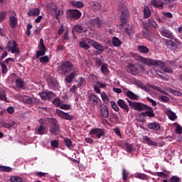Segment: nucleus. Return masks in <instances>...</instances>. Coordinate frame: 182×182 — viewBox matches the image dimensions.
<instances>
[{
    "instance_id": "nucleus-28",
    "label": "nucleus",
    "mask_w": 182,
    "mask_h": 182,
    "mask_svg": "<svg viewBox=\"0 0 182 182\" xmlns=\"http://www.w3.org/2000/svg\"><path fill=\"white\" fill-rule=\"evenodd\" d=\"M20 101L24 103L31 104V97H27V95H19Z\"/></svg>"
},
{
    "instance_id": "nucleus-59",
    "label": "nucleus",
    "mask_w": 182,
    "mask_h": 182,
    "mask_svg": "<svg viewBox=\"0 0 182 182\" xmlns=\"http://www.w3.org/2000/svg\"><path fill=\"white\" fill-rule=\"evenodd\" d=\"M50 145L53 147V149H57L58 146V141L57 140L52 141L50 142Z\"/></svg>"
},
{
    "instance_id": "nucleus-27",
    "label": "nucleus",
    "mask_w": 182,
    "mask_h": 182,
    "mask_svg": "<svg viewBox=\"0 0 182 182\" xmlns=\"http://www.w3.org/2000/svg\"><path fill=\"white\" fill-rule=\"evenodd\" d=\"M143 139L146 141L147 144L156 146L158 145L157 142H154L147 136H144Z\"/></svg>"
},
{
    "instance_id": "nucleus-45",
    "label": "nucleus",
    "mask_w": 182,
    "mask_h": 182,
    "mask_svg": "<svg viewBox=\"0 0 182 182\" xmlns=\"http://www.w3.org/2000/svg\"><path fill=\"white\" fill-rule=\"evenodd\" d=\"M71 4L73 6H75L76 8H82L83 7L84 4L80 2V1H72L71 2Z\"/></svg>"
},
{
    "instance_id": "nucleus-31",
    "label": "nucleus",
    "mask_w": 182,
    "mask_h": 182,
    "mask_svg": "<svg viewBox=\"0 0 182 182\" xmlns=\"http://www.w3.org/2000/svg\"><path fill=\"white\" fill-rule=\"evenodd\" d=\"M138 50L140 53L147 54L149 53V48L144 46H139L138 47Z\"/></svg>"
},
{
    "instance_id": "nucleus-40",
    "label": "nucleus",
    "mask_w": 182,
    "mask_h": 182,
    "mask_svg": "<svg viewBox=\"0 0 182 182\" xmlns=\"http://www.w3.org/2000/svg\"><path fill=\"white\" fill-rule=\"evenodd\" d=\"M47 81L50 86L53 87V86H55L57 84L56 80L52 76L48 77V78L47 79Z\"/></svg>"
},
{
    "instance_id": "nucleus-18",
    "label": "nucleus",
    "mask_w": 182,
    "mask_h": 182,
    "mask_svg": "<svg viewBox=\"0 0 182 182\" xmlns=\"http://www.w3.org/2000/svg\"><path fill=\"white\" fill-rule=\"evenodd\" d=\"M161 34L163 36L168 38V39H173V34L166 28L162 27L160 31Z\"/></svg>"
},
{
    "instance_id": "nucleus-57",
    "label": "nucleus",
    "mask_w": 182,
    "mask_h": 182,
    "mask_svg": "<svg viewBox=\"0 0 182 182\" xmlns=\"http://www.w3.org/2000/svg\"><path fill=\"white\" fill-rule=\"evenodd\" d=\"M89 79L92 83H95L97 81V77L94 74H91Z\"/></svg>"
},
{
    "instance_id": "nucleus-14",
    "label": "nucleus",
    "mask_w": 182,
    "mask_h": 182,
    "mask_svg": "<svg viewBox=\"0 0 182 182\" xmlns=\"http://www.w3.org/2000/svg\"><path fill=\"white\" fill-rule=\"evenodd\" d=\"M9 61L14 62V59L9 58L4 60V62L0 63L1 71L3 74H6L8 72V68L5 64H9Z\"/></svg>"
},
{
    "instance_id": "nucleus-53",
    "label": "nucleus",
    "mask_w": 182,
    "mask_h": 182,
    "mask_svg": "<svg viewBox=\"0 0 182 182\" xmlns=\"http://www.w3.org/2000/svg\"><path fill=\"white\" fill-rule=\"evenodd\" d=\"M111 104V107L112 108L113 110L118 112L119 111V107H118V105L116 104V102H114V101H111L110 102Z\"/></svg>"
},
{
    "instance_id": "nucleus-7",
    "label": "nucleus",
    "mask_w": 182,
    "mask_h": 182,
    "mask_svg": "<svg viewBox=\"0 0 182 182\" xmlns=\"http://www.w3.org/2000/svg\"><path fill=\"white\" fill-rule=\"evenodd\" d=\"M121 6L122 7V10H121V21L124 23L129 20V14L127 8L124 4H122Z\"/></svg>"
},
{
    "instance_id": "nucleus-56",
    "label": "nucleus",
    "mask_w": 182,
    "mask_h": 182,
    "mask_svg": "<svg viewBox=\"0 0 182 182\" xmlns=\"http://www.w3.org/2000/svg\"><path fill=\"white\" fill-rule=\"evenodd\" d=\"M53 105L56 107H60L62 102L59 98H55L54 101L53 102Z\"/></svg>"
},
{
    "instance_id": "nucleus-43",
    "label": "nucleus",
    "mask_w": 182,
    "mask_h": 182,
    "mask_svg": "<svg viewBox=\"0 0 182 182\" xmlns=\"http://www.w3.org/2000/svg\"><path fill=\"white\" fill-rule=\"evenodd\" d=\"M144 14L145 18H149L151 16V13L150 12V9L149 7H145L144 9Z\"/></svg>"
},
{
    "instance_id": "nucleus-24",
    "label": "nucleus",
    "mask_w": 182,
    "mask_h": 182,
    "mask_svg": "<svg viewBox=\"0 0 182 182\" xmlns=\"http://www.w3.org/2000/svg\"><path fill=\"white\" fill-rule=\"evenodd\" d=\"M112 43L113 46H115L116 48H119V46H121V45L122 44L121 40L117 37H113L112 39Z\"/></svg>"
},
{
    "instance_id": "nucleus-63",
    "label": "nucleus",
    "mask_w": 182,
    "mask_h": 182,
    "mask_svg": "<svg viewBox=\"0 0 182 182\" xmlns=\"http://www.w3.org/2000/svg\"><path fill=\"white\" fill-rule=\"evenodd\" d=\"M171 182H180V178L178 176H173L171 178Z\"/></svg>"
},
{
    "instance_id": "nucleus-38",
    "label": "nucleus",
    "mask_w": 182,
    "mask_h": 182,
    "mask_svg": "<svg viewBox=\"0 0 182 182\" xmlns=\"http://www.w3.org/2000/svg\"><path fill=\"white\" fill-rule=\"evenodd\" d=\"M91 8L95 11H97L101 9V6H100V4L97 2H92L91 4Z\"/></svg>"
},
{
    "instance_id": "nucleus-60",
    "label": "nucleus",
    "mask_w": 182,
    "mask_h": 182,
    "mask_svg": "<svg viewBox=\"0 0 182 182\" xmlns=\"http://www.w3.org/2000/svg\"><path fill=\"white\" fill-rule=\"evenodd\" d=\"M65 144L66 146L70 148L73 146V144H72V141L69 139H65Z\"/></svg>"
},
{
    "instance_id": "nucleus-42",
    "label": "nucleus",
    "mask_w": 182,
    "mask_h": 182,
    "mask_svg": "<svg viewBox=\"0 0 182 182\" xmlns=\"http://www.w3.org/2000/svg\"><path fill=\"white\" fill-rule=\"evenodd\" d=\"M101 98L102 99V102L105 104L109 103V98H108L106 92H101Z\"/></svg>"
},
{
    "instance_id": "nucleus-52",
    "label": "nucleus",
    "mask_w": 182,
    "mask_h": 182,
    "mask_svg": "<svg viewBox=\"0 0 182 182\" xmlns=\"http://www.w3.org/2000/svg\"><path fill=\"white\" fill-rule=\"evenodd\" d=\"M168 91H169L171 93H172L173 95H174L176 96L181 95V92H180V91H178V90H172L171 88H168Z\"/></svg>"
},
{
    "instance_id": "nucleus-54",
    "label": "nucleus",
    "mask_w": 182,
    "mask_h": 182,
    "mask_svg": "<svg viewBox=\"0 0 182 182\" xmlns=\"http://www.w3.org/2000/svg\"><path fill=\"white\" fill-rule=\"evenodd\" d=\"M39 60L42 64L48 63L49 62V58L48 56H43L40 58Z\"/></svg>"
},
{
    "instance_id": "nucleus-11",
    "label": "nucleus",
    "mask_w": 182,
    "mask_h": 182,
    "mask_svg": "<svg viewBox=\"0 0 182 182\" xmlns=\"http://www.w3.org/2000/svg\"><path fill=\"white\" fill-rule=\"evenodd\" d=\"M82 14L78 10H70L67 12V16L69 18H80Z\"/></svg>"
},
{
    "instance_id": "nucleus-23",
    "label": "nucleus",
    "mask_w": 182,
    "mask_h": 182,
    "mask_svg": "<svg viewBox=\"0 0 182 182\" xmlns=\"http://www.w3.org/2000/svg\"><path fill=\"white\" fill-rule=\"evenodd\" d=\"M151 4L155 8H161L164 6V4H162L161 0H151Z\"/></svg>"
},
{
    "instance_id": "nucleus-46",
    "label": "nucleus",
    "mask_w": 182,
    "mask_h": 182,
    "mask_svg": "<svg viewBox=\"0 0 182 182\" xmlns=\"http://www.w3.org/2000/svg\"><path fill=\"white\" fill-rule=\"evenodd\" d=\"M125 32L129 35H132L133 33H134V28L132 26H129L127 28H125Z\"/></svg>"
},
{
    "instance_id": "nucleus-10",
    "label": "nucleus",
    "mask_w": 182,
    "mask_h": 182,
    "mask_svg": "<svg viewBox=\"0 0 182 182\" xmlns=\"http://www.w3.org/2000/svg\"><path fill=\"white\" fill-rule=\"evenodd\" d=\"M38 95L41 97V98L43 100H49L54 97V94L51 92V91H48V90L41 91V92L38 93Z\"/></svg>"
},
{
    "instance_id": "nucleus-30",
    "label": "nucleus",
    "mask_w": 182,
    "mask_h": 182,
    "mask_svg": "<svg viewBox=\"0 0 182 182\" xmlns=\"http://www.w3.org/2000/svg\"><path fill=\"white\" fill-rule=\"evenodd\" d=\"M166 45L172 50H175L177 48L176 44L174 42L171 41V40L166 41Z\"/></svg>"
},
{
    "instance_id": "nucleus-48",
    "label": "nucleus",
    "mask_w": 182,
    "mask_h": 182,
    "mask_svg": "<svg viewBox=\"0 0 182 182\" xmlns=\"http://www.w3.org/2000/svg\"><path fill=\"white\" fill-rule=\"evenodd\" d=\"M45 127L40 126L36 130V134H45Z\"/></svg>"
},
{
    "instance_id": "nucleus-49",
    "label": "nucleus",
    "mask_w": 182,
    "mask_h": 182,
    "mask_svg": "<svg viewBox=\"0 0 182 182\" xmlns=\"http://www.w3.org/2000/svg\"><path fill=\"white\" fill-rule=\"evenodd\" d=\"M1 125L5 127V128H7V129H9L11 127H12L13 126L15 125V123L14 122H9V123H6V122H2L1 123Z\"/></svg>"
},
{
    "instance_id": "nucleus-16",
    "label": "nucleus",
    "mask_w": 182,
    "mask_h": 182,
    "mask_svg": "<svg viewBox=\"0 0 182 182\" xmlns=\"http://www.w3.org/2000/svg\"><path fill=\"white\" fill-rule=\"evenodd\" d=\"M89 99L92 105L95 106L100 105L102 102L99 97H97V95H95V94H91L90 95H89Z\"/></svg>"
},
{
    "instance_id": "nucleus-5",
    "label": "nucleus",
    "mask_w": 182,
    "mask_h": 182,
    "mask_svg": "<svg viewBox=\"0 0 182 182\" xmlns=\"http://www.w3.org/2000/svg\"><path fill=\"white\" fill-rule=\"evenodd\" d=\"M48 122L51 124L50 132L53 134H58L59 133V127L57 124V121L55 119H49Z\"/></svg>"
},
{
    "instance_id": "nucleus-25",
    "label": "nucleus",
    "mask_w": 182,
    "mask_h": 182,
    "mask_svg": "<svg viewBox=\"0 0 182 182\" xmlns=\"http://www.w3.org/2000/svg\"><path fill=\"white\" fill-rule=\"evenodd\" d=\"M87 29L84 28L82 26H80V25H76L73 30V33H74V32H77V33H82V32H86Z\"/></svg>"
},
{
    "instance_id": "nucleus-3",
    "label": "nucleus",
    "mask_w": 182,
    "mask_h": 182,
    "mask_svg": "<svg viewBox=\"0 0 182 182\" xmlns=\"http://www.w3.org/2000/svg\"><path fill=\"white\" fill-rule=\"evenodd\" d=\"M48 11L53 16H56L57 18L58 16L63 14V11L62 9H58L55 4H50L48 6Z\"/></svg>"
},
{
    "instance_id": "nucleus-37",
    "label": "nucleus",
    "mask_w": 182,
    "mask_h": 182,
    "mask_svg": "<svg viewBox=\"0 0 182 182\" xmlns=\"http://www.w3.org/2000/svg\"><path fill=\"white\" fill-rule=\"evenodd\" d=\"M149 87L151 88H152L153 90L157 91V92H159L160 93H162L164 95H167L165 90H162L161 87H159L158 86L149 85Z\"/></svg>"
},
{
    "instance_id": "nucleus-17",
    "label": "nucleus",
    "mask_w": 182,
    "mask_h": 182,
    "mask_svg": "<svg viewBox=\"0 0 182 182\" xmlns=\"http://www.w3.org/2000/svg\"><path fill=\"white\" fill-rule=\"evenodd\" d=\"M100 112L104 118H108L109 116V109L105 105L100 106Z\"/></svg>"
},
{
    "instance_id": "nucleus-19",
    "label": "nucleus",
    "mask_w": 182,
    "mask_h": 182,
    "mask_svg": "<svg viewBox=\"0 0 182 182\" xmlns=\"http://www.w3.org/2000/svg\"><path fill=\"white\" fill-rule=\"evenodd\" d=\"M77 72L78 70L75 69L74 72H72L70 75H68L65 79V82L68 83H71L75 77L77 76Z\"/></svg>"
},
{
    "instance_id": "nucleus-22",
    "label": "nucleus",
    "mask_w": 182,
    "mask_h": 182,
    "mask_svg": "<svg viewBox=\"0 0 182 182\" xmlns=\"http://www.w3.org/2000/svg\"><path fill=\"white\" fill-rule=\"evenodd\" d=\"M145 110H148L145 113H144V115L145 117H154L156 116V114H154V112L153 111V109H151V107L148 106V108H145Z\"/></svg>"
},
{
    "instance_id": "nucleus-4",
    "label": "nucleus",
    "mask_w": 182,
    "mask_h": 182,
    "mask_svg": "<svg viewBox=\"0 0 182 182\" xmlns=\"http://www.w3.org/2000/svg\"><path fill=\"white\" fill-rule=\"evenodd\" d=\"M129 105L131 109L137 111H144L146 108H149V106H146L141 102H134L133 101H129Z\"/></svg>"
},
{
    "instance_id": "nucleus-13",
    "label": "nucleus",
    "mask_w": 182,
    "mask_h": 182,
    "mask_svg": "<svg viewBox=\"0 0 182 182\" xmlns=\"http://www.w3.org/2000/svg\"><path fill=\"white\" fill-rule=\"evenodd\" d=\"M16 16V12L11 11V16L9 17V24L11 28H16L18 25V19Z\"/></svg>"
},
{
    "instance_id": "nucleus-58",
    "label": "nucleus",
    "mask_w": 182,
    "mask_h": 182,
    "mask_svg": "<svg viewBox=\"0 0 182 182\" xmlns=\"http://www.w3.org/2000/svg\"><path fill=\"white\" fill-rule=\"evenodd\" d=\"M11 171V168L8 166H1L0 167V171L3 172H10Z\"/></svg>"
},
{
    "instance_id": "nucleus-35",
    "label": "nucleus",
    "mask_w": 182,
    "mask_h": 182,
    "mask_svg": "<svg viewBox=\"0 0 182 182\" xmlns=\"http://www.w3.org/2000/svg\"><path fill=\"white\" fill-rule=\"evenodd\" d=\"M87 39L89 38H87L86 41H81L80 43V46L81 48H82L83 49L85 50H89L90 49V46L87 44Z\"/></svg>"
},
{
    "instance_id": "nucleus-6",
    "label": "nucleus",
    "mask_w": 182,
    "mask_h": 182,
    "mask_svg": "<svg viewBox=\"0 0 182 182\" xmlns=\"http://www.w3.org/2000/svg\"><path fill=\"white\" fill-rule=\"evenodd\" d=\"M38 48L40 50L36 52V58H39L41 56L45 55L46 53V48H45V45L43 44V39L40 40V43L38 44Z\"/></svg>"
},
{
    "instance_id": "nucleus-20",
    "label": "nucleus",
    "mask_w": 182,
    "mask_h": 182,
    "mask_svg": "<svg viewBox=\"0 0 182 182\" xmlns=\"http://www.w3.org/2000/svg\"><path fill=\"white\" fill-rule=\"evenodd\" d=\"M56 114L62 119H65L67 120L72 119V117H70L68 113H65L60 109H56Z\"/></svg>"
},
{
    "instance_id": "nucleus-9",
    "label": "nucleus",
    "mask_w": 182,
    "mask_h": 182,
    "mask_svg": "<svg viewBox=\"0 0 182 182\" xmlns=\"http://www.w3.org/2000/svg\"><path fill=\"white\" fill-rule=\"evenodd\" d=\"M90 134L92 137H96L97 139H100L102 136L105 135V132L102 129H92Z\"/></svg>"
},
{
    "instance_id": "nucleus-2",
    "label": "nucleus",
    "mask_w": 182,
    "mask_h": 182,
    "mask_svg": "<svg viewBox=\"0 0 182 182\" xmlns=\"http://www.w3.org/2000/svg\"><path fill=\"white\" fill-rule=\"evenodd\" d=\"M6 49L9 52H11L12 54L18 55L20 53V50L17 46V43L14 40H11L7 43Z\"/></svg>"
},
{
    "instance_id": "nucleus-50",
    "label": "nucleus",
    "mask_w": 182,
    "mask_h": 182,
    "mask_svg": "<svg viewBox=\"0 0 182 182\" xmlns=\"http://www.w3.org/2000/svg\"><path fill=\"white\" fill-rule=\"evenodd\" d=\"M159 100L164 103H167L169 102L168 97H166V95H160L159 97Z\"/></svg>"
},
{
    "instance_id": "nucleus-33",
    "label": "nucleus",
    "mask_w": 182,
    "mask_h": 182,
    "mask_svg": "<svg viewBox=\"0 0 182 182\" xmlns=\"http://www.w3.org/2000/svg\"><path fill=\"white\" fill-rule=\"evenodd\" d=\"M90 23L92 26L97 25V26H98V27H101L102 26V21L98 18H97L95 19H92L90 21Z\"/></svg>"
},
{
    "instance_id": "nucleus-1",
    "label": "nucleus",
    "mask_w": 182,
    "mask_h": 182,
    "mask_svg": "<svg viewBox=\"0 0 182 182\" xmlns=\"http://www.w3.org/2000/svg\"><path fill=\"white\" fill-rule=\"evenodd\" d=\"M135 60L141 62L142 64H144L146 65L154 66L161 70L164 69L166 67L165 62L161 60L150 59L148 58L141 57L140 55L136 56Z\"/></svg>"
},
{
    "instance_id": "nucleus-21",
    "label": "nucleus",
    "mask_w": 182,
    "mask_h": 182,
    "mask_svg": "<svg viewBox=\"0 0 182 182\" xmlns=\"http://www.w3.org/2000/svg\"><path fill=\"white\" fill-rule=\"evenodd\" d=\"M118 106L125 110L127 112H129V108L127 104H126L125 101L124 100H118L117 101Z\"/></svg>"
},
{
    "instance_id": "nucleus-15",
    "label": "nucleus",
    "mask_w": 182,
    "mask_h": 182,
    "mask_svg": "<svg viewBox=\"0 0 182 182\" xmlns=\"http://www.w3.org/2000/svg\"><path fill=\"white\" fill-rule=\"evenodd\" d=\"M139 68H140L142 70H144L145 68L143 66H139V65H131L129 67V70L131 71V74L133 75H136L138 73H140V70H139Z\"/></svg>"
},
{
    "instance_id": "nucleus-34",
    "label": "nucleus",
    "mask_w": 182,
    "mask_h": 182,
    "mask_svg": "<svg viewBox=\"0 0 182 182\" xmlns=\"http://www.w3.org/2000/svg\"><path fill=\"white\" fill-rule=\"evenodd\" d=\"M126 95L131 100L138 99V97L136 95V94H134V92H132L131 90L127 91Z\"/></svg>"
},
{
    "instance_id": "nucleus-29",
    "label": "nucleus",
    "mask_w": 182,
    "mask_h": 182,
    "mask_svg": "<svg viewBox=\"0 0 182 182\" xmlns=\"http://www.w3.org/2000/svg\"><path fill=\"white\" fill-rule=\"evenodd\" d=\"M134 177L136 178H139V179H141V180L147 179V176L145 173H140V172L135 173H134Z\"/></svg>"
},
{
    "instance_id": "nucleus-62",
    "label": "nucleus",
    "mask_w": 182,
    "mask_h": 182,
    "mask_svg": "<svg viewBox=\"0 0 182 182\" xmlns=\"http://www.w3.org/2000/svg\"><path fill=\"white\" fill-rule=\"evenodd\" d=\"M60 108L65 110H68L70 109V105H62L60 106Z\"/></svg>"
},
{
    "instance_id": "nucleus-32",
    "label": "nucleus",
    "mask_w": 182,
    "mask_h": 182,
    "mask_svg": "<svg viewBox=\"0 0 182 182\" xmlns=\"http://www.w3.org/2000/svg\"><path fill=\"white\" fill-rule=\"evenodd\" d=\"M166 114L168 115V118L172 121L175 120L177 118L176 114L170 110H166Z\"/></svg>"
},
{
    "instance_id": "nucleus-55",
    "label": "nucleus",
    "mask_w": 182,
    "mask_h": 182,
    "mask_svg": "<svg viewBox=\"0 0 182 182\" xmlns=\"http://www.w3.org/2000/svg\"><path fill=\"white\" fill-rule=\"evenodd\" d=\"M39 100L38 98H36L35 97H31L30 99V104L29 105H34V104H38Z\"/></svg>"
},
{
    "instance_id": "nucleus-61",
    "label": "nucleus",
    "mask_w": 182,
    "mask_h": 182,
    "mask_svg": "<svg viewBox=\"0 0 182 182\" xmlns=\"http://www.w3.org/2000/svg\"><path fill=\"white\" fill-rule=\"evenodd\" d=\"M176 132L178 134H182V127H181L179 124H177L176 128Z\"/></svg>"
},
{
    "instance_id": "nucleus-26",
    "label": "nucleus",
    "mask_w": 182,
    "mask_h": 182,
    "mask_svg": "<svg viewBox=\"0 0 182 182\" xmlns=\"http://www.w3.org/2000/svg\"><path fill=\"white\" fill-rule=\"evenodd\" d=\"M40 13L41 11L39 10V9H32L28 11V15L29 16H39Z\"/></svg>"
},
{
    "instance_id": "nucleus-41",
    "label": "nucleus",
    "mask_w": 182,
    "mask_h": 182,
    "mask_svg": "<svg viewBox=\"0 0 182 182\" xmlns=\"http://www.w3.org/2000/svg\"><path fill=\"white\" fill-rule=\"evenodd\" d=\"M15 83L18 88L24 87V85H25L24 82L21 79H16Z\"/></svg>"
},
{
    "instance_id": "nucleus-51",
    "label": "nucleus",
    "mask_w": 182,
    "mask_h": 182,
    "mask_svg": "<svg viewBox=\"0 0 182 182\" xmlns=\"http://www.w3.org/2000/svg\"><path fill=\"white\" fill-rule=\"evenodd\" d=\"M11 182H22V178L19 176H11L10 178Z\"/></svg>"
},
{
    "instance_id": "nucleus-39",
    "label": "nucleus",
    "mask_w": 182,
    "mask_h": 182,
    "mask_svg": "<svg viewBox=\"0 0 182 182\" xmlns=\"http://www.w3.org/2000/svg\"><path fill=\"white\" fill-rule=\"evenodd\" d=\"M148 127L150 129H154V130H156V131H158L160 129V126L156 122L149 124L148 125Z\"/></svg>"
},
{
    "instance_id": "nucleus-12",
    "label": "nucleus",
    "mask_w": 182,
    "mask_h": 182,
    "mask_svg": "<svg viewBox=\"0 0 182 182\" xmlns=\"http://www.w3.org/2000/svg\"><path fill=\"white\" fill-rule=\"evenodd\" d=\"M73 69V64L69 62V61H66L65 63H63L61 65V70L63 71V73H67L70 72Z\"/></svg>"
},
{
    "instance_id": "nucleus-64",
    "label": "nucleus",
    "mask_w": 182,
    "mask_h": 182,
    "mask_svg": "<svg viewBox=\"0 0 182 182\" xmlns=\"http://www.w3.org/2000/svg\"><path fill=\"white\" fill-rule=\"evenodd\" d=\"M176 31L182 39V26H180L178 29H176Z\"/></svg>"
},
{
    "instance_id": "nucleus-47",
    "label": "nucleus",
    "mask_w": 182,
    "mask_h": 182,
    "mask_svg": "<svg viewBox=\"0 0 182 182\" xmlns=\"http://www.w3.org/2000/svg\"><path fill=\"white\" fill-rule=\"evenodd\" d=\"M101 73L103 74H107L109 73L107 64H102V65H101Z\"/></svg>"
},
{
    "instance_id": "nucleus-8",
    "label": "nucleus",
    "mask_w": 182,
    "mask_h": 182,
    "mask_svg": "<svg viewBox=\"0 0 182 182\" xmlns=\"http://www.w3.org/2000/svg\"><path fill=\"white\" fill-rule=\"evenodd\" d=\"M87 42L92 46V48H94L95 50L100 51V52H103L105 50V47L102 46L101 44H100L99 43L91 40V39H87Z\"/></svg>"
},
{
    "instance_id": "nucleus-36",
    "label": "nucleus",
    "mask_w": 182,
    "mask_h": 182,
    "mask_svg": "<svg viewBox=\"0 0 182 182\" xmlns=\"http://www.w3.org/2000/svg\"><path fill=\"white\" fill-rule=\"evenodd\" d=\"M0 100L9 102L5 91L0 90Z\"/></svg>"
},
{
    "instance_id": "nucleus-44",
    "label": "nucleus",
    "mask_w": 182,
    "mask_h": 182,
    "mask_svg": "<svg viewBox=\"0 0 182 182\" xmlns=\"http://www.w3.org/2000/svg\"><path fill=\"white\" fill-rule=\"evenodd\" d=\"M128 176H129L128 171L125 168H123V170H122V180L124 181H127V178H128Z\"/></svg>"
}]
</instances>
